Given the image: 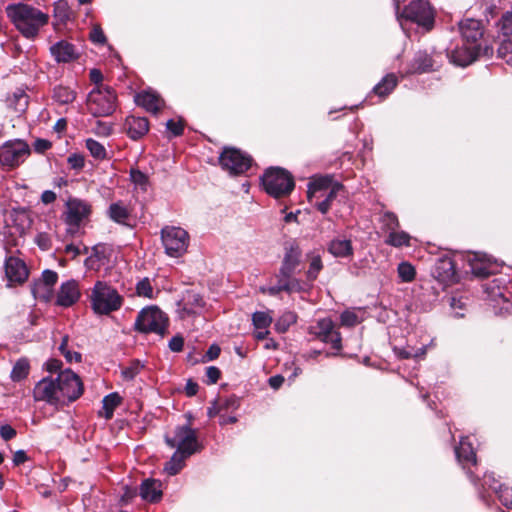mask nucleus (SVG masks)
Here are the masks:
<instances>
[{
    "instance_id": "nucleus-1",
    "label": "nucleus",
    "mask_w": 512,
    "mask_h": 512,
    "mask_svg": "<svg viewBox=\"0 0 512 512\" xmlns=\"http://www.w3.org/2000/svg\"><path fill=\"white\" fill-rule=\"evenodd\" d=\"M83 393L80 377L70 369L41 379L34 387V399L52 406H63L77 400Z\"/></svg>"
},
{
    "instance_id": "nucleus-2",
    "label": "nucleus",
    "mask_w": 512,
    "mask_h": 512,
    "mask_svg": "<svg viewBox=\"0 0 512 512\" xmlns=\"http://www.w3.org/2000/svg\"><path fill=\"white\" fill-rule=\"evenodd\" d=\"M6 12L17 30L28 39H34L49 20L48 14L24 3L8 5Z\"/></svg>"
},
{
    "instance_id": "nucleus-3",
    "label": "nucleus",
    "mask_w": 512,
    "mask_h": 512,
    "mask_svg": "<svg viewBox=\"0 0 512 512\" xmlns=\"http://www.w3.org/2000/svg\"><path fill=\"white\" fill-rule=\"evenodd\" d=\"M89 301L94 314L102 316L119 310L123 297L107 282L97 281L91 289Z\"/></svg>"
},
{
    "instance_id": "nucleus-4",
    "label": "nucleus",
    "mask_w": 512,
    "mask_h": 512,
    "mask_svg": "<svg viewBox=\"0 0 512 512\" xmlns=\"http://www.w3.org/2000/svg\"><path fill=\"white\" fill-rule=\"evenodd\" d=\"M261 182L267 194L274 198L288 196L295 187L293 176L280 167L267 169L261 177Z\"/></svg>"
},
{
    "instance_id": "nucleus-5",
    "label": "nucleus",
    "mask_w": 512,
    "mask_h": 512,
    "mask_svg": "<svg viewBox=\"0 0 512 512\" xmlns=\"http://www.w3.org/2000/svg\"><path fill=\"white\" fill-rule=\"evenodd\" d=\"M117 95L113 88L99 85L87 97V108L95 117L110 116L116 110Z\"/></svg>"
},
{
    "instance_id": "nucleus-6",
    "label": "nucleus",
    "mask_w": 512,
    "mask_h": 512,
    "mask_svg": "<svg viewBox=\"0 0 512 512\" xmlns=\"http://www.w3.org/2000/svg\"><path fill=\"white\" fill-rule=\"evenodd\" d=\"M91 212L92 207L89 202L70 197L65 203V211L62 215L63 221L67 225V233L76 234L80 227L88 221Z\"/></svg>"
},
{
    "instance_id": "nucleus-7",
    "label": "nucleus",
    "mask_w": 512,
    "mask_h": 512,
    "mask_svg": "<svg viewBox=\"0 0 512 512\" xmlns=\"http://www.w3.org/2000/svg\"><path fill=\"white\" fill-rule=\"evenodd\" d=\"M134 326L141 333L163 336L167 331L168 317L158 307H147L138 313Z\"/></svg>"
},
{
    "instance_id": "nucleus-8",
    "label": "nucleus",
    "mask_w": 512,
    "mask_h": 512,
    "mask_svg": "<svg viewBox=\"0 0 512 512\" xmlns=\"http://www.w3.org/2000/svg\"><path fill=\"white\" fill-rule=\"evenodd\" d=\"M161 240L165 253L173 258L183 256L188 249L190 236L178 226H165L161 229Z\"/></svg>"
},
{
    "instance_id": "nucleus-9",
    "label": "nucleus",
    "mask_w": 512,
    "mask_h": 512,
    "mask_svg": "<svg viewBox=\"0 0 512 512\" xmlns=\"http://www.w3.org/2000/svg\"><path fill=\"white\" fill-rule=\"evenodd\" d=\"M165 442L170 448H176V451L186 455H192L199 450L197 432L188 424L177 426L172 435L166 433Z\"/></svg>"
},
{
    "instance_id": "nucleus-10",
    "label": "nucleus",
    "mask_w": 512,
    "mask_h": 512,
    "mask_svg": "<svg viewBox=\"0 0 512 512\" xmlns=\"http://www.w3.org/2000/svg\"><path fill=\"white\" fill-rule=\"evenodd\" d=\"M30 154L29 145L20 139L9 140L0 146V164L8 169L15 168Z\"/></svg>"
},
{
    "instance_id": "nucleus-11",
    "label": "nucleus",
    "mask_w": 512,
    "mask_h": 512,
    "mask_svg": "<svg viewBox=\"0 0 512 512\" xmlns=\"http://www.w3.org/2000/svg\"><path fill=\"white\" fill-rule=\"evenodd\" d=\"M493 48L485 45H468L464 44L462 47L447 50V56L453 64L461 67L472 64L480 55H492Z\"/></svg>"
},
{
    "instance_id": "nucleus-12",
    "label": "nucleus",
    "mask_w": 512,
    "mask_h": 512,
    "mask_svg": "<svg viewBox=\"0 0 512 512\" xmlns=\"http://www.w3.org/2000/svg\"><path fill=\"white\" fill-rule=\"evenodd\" d=\"M402 17L426 29L434 24V12L427 1L414 0L404 7Z\"/></svg>"
},
{
    "instance_id": "nucleus-13",
    "label": "nucleus",
    "mask_w": 512,
    "mask_h": 512,
    "mask_svg": "<svg viewBox=\"0 0 512 512\" xmlns=\"http://www.w3.org/2000/svg\"><path fill=\"white\" fill-rule=\"evenodd\" d=\"M219 162L231 174H242L250 168L252 159L238 149L228 148L220 155Z\"/></svg>"
},
{
    "instance_id": "nucleus-14",
    "label": "nucleus",
    "mask_w": 512,
    "mask_h": 512,
    "mask_svg": "<svg viewBox=\"0 0 512 512\" xmlns=\"http://www.w3.org/2000/svg\"><path fill=\"white\" fill-rule=\"evenodd\" d=\"M337 181H334L333 176H315L312 177L307 187V199L311 205L317 207V202L322 200L327 194L328 189L332 188Z\"/></svg>"
},
{
    "instance_id": "nucleus-15",
    "label": "nucleus",
    "mask_w": 512,
    "mask_h": 512,
    "mask_svg": "<svg viewBox=\"0 0 512 512\" xmlns=\"http://www.w3.org/2000/svg\"><path fill=\"white\" fill-rule=\"evenodd\" d=\"M284 250V257L278 274L280 277L293 276L300 266L302 250L295 241L287 243Z\"/></svg>"
},
{
    "instance_id": "nucleus-16",
    "label": "nucleus",
    "mask_w": 512,
    "mask_h": 512,
    "mask_svg": "<svg viewBox=\"0 0 512 512\" xmlns=\"http://www.w3.org/2000/svg\"><path fill=\"white\" fill-rule=\"evenodd\" d=\"M179 315L182 319L200 315L205 308L202 296L195 291H186L179 303Z\"/></svg>"
},
{
    "instance_id": "nucleus-17",
    "label": "nucleus",
    "mask_w": 512,
    "mask_h": 512,
    "mask_svg": "<svg viewBox=\"0 0 512 512\" xmlns=\"http://www.w3.org/2000/svg\"><path fill=\"white\" fill-rule=\"evenodd\" d=\"M459 31L468 45H482L479 41L484 34V26L480 20L465 18L459 22Z\"/></svg>"
},
{
    "instance_id": "nucleus-18",
    "label": "nucleus",
    "mask_w": 512,
    "mask_h": 512,
    "mask_svg": "<svg viewBox=\"0 0 512 512\" xmlns=\"http://www.w3.org/2000/svg\"><path fill=\"white\" fill-rule=\"evenodd\" d=\"M81 297L78 281L74 279L63 282L56 295V305L64 308L73 306Z\"/></svg>"
},
{
    "instance_id": "nucleus-19",
    "label": "nucleus",
    "mask_w": 512,
    "mask_h": 512,
    "mask_svg": "<svg viewBox=\"0 0 512 512\" xmlns=\"http://www.w3.org/2000/svg\"><path fill=\"white\" fill-rule=\"evenodd\" d=\"M315 334L325 343H330L332 348L340 351L342 348L341 335L334 329V323L330 318L320 319L315 326Z\"/></svg>"
},
{
    "instance_id": "nucleus-20",
    "label": "nucleus",
    "mask_w": 512,
    "mask_h": 512,
    "mask_svg": "<svg viewBox=\"0 0 512 512\" xmlns=\"http://www.w3.org/2000/svg\"><path fill=\"white\" fill-rule=\"evenodd\" d=\"M433 275L439 282L446 285L455 283L457 281V274L452 258L443 256L437 259L433 269Z\"/></svg>"
},
{
    "instance_id": "nucleus-21",
    "label": "nucleus",
    "mask_w": 512,
    "mask_h": 512,
    "mask_svg": "<svg viewBox=\"0 0 512 512\" xmlns=\"http://www.w3.org/2000/svg\"><path fill=\"white\" fill-rule=\"evenodd\" d=\"M50 54L56 63H70L79 58L76 47L66 40H60L50 46Z\"/></svg>"
},
{
    "instance_id": "nucleus-22",
    "label": "nucleus",
    "mask_w": 512,
    "mask_h": 512,
    "mask_svg": "<svg viewBox=\"0 0 512 512\" xmlns=\"http://www.w3.org/2000/svg\"><path fill=\"white\" fill-rule=\"evenodd\" d=\"M113 249L110 245L99 243L92 248V254L87 258L86 264L92 269H100L111 262Z\"/></svg>"
},
{
    "instance_id": "nucleus-23",
    "label": "nucleus",
    "mask_w": 512,
    "mask_h": 512,
    "mask_svg": "<svg viewBox=\"0 0 512 512\" xmlns=\"http://www.w3.org/2000/svg\"><path fill=\"white\" fill-rule=\"evenodd\" d=\"M5 273L9 282L22 283L28 277V270L25 263L15 257L7 258L5 262Z\"/></svg>"
},
{
    "instance_id": "nucleus-24",
    "label": "nucleus",
    "mask_w": 512,
    "mask_h": 512,
    "mask_svg": "<svg viewBox=\"0 0 512 512\" xmlns=\"http://www.w3.org/2000/svg\"><path fill=\"white\" fill-rule=\"evenodd\" d=\"M484 483L494 490L503 506L512 508V488L499 484L492 473L484 475Z\"/></svg>"
},
{
    "instance_id": "nucleus-25",
    "label": "nucleus",
    "mask_w": 512,
    "mask_h": 512,
    "mask_svg": "<svg viewBox=\"0 0 512 512\" xmlns=\"http://www.w3.org/2000/svg\"><path fill=\"white\" fill-rule=\"evenodd\" d=\"M135 101L139 106L153 114L158 113L164 106L163 99H161L157 93L152 91H143L138 93Z\"/></svg>"
},
{
    "instance_id": "nucleus-26",
    "label": "nucleus",
    "mask_w": 512,
    "mask_h": 512,
    "mask_svg": "<svg viewBox=\"0 0 512 512\" xmlns=\"http://www.w3.org/2000/svg\"><path fill=\"white\" fill-rule=\"evenodd\" d=\"M125 126L132 140L142 138L149 131V121L145 117L129 116L126 118Z\"/></svg>"
},
{
    "instance_id": "nucleus-27",
    "label": "nucleus",
    "mask_w": 512,
    "mask_h": 512,
    "mask_svg": "<svg viewBox=\"0 0 512 512\" xmlns=\"http://www.w3.org/2000/svg\"><path fill=\"white\" fill-rule=\"evenodd\" d=\"M161 484L154 479H146L140 486V496L150 502L160 500L162 492L160 490Z\"/></svg>"
},
{
    "instance_id": "nucleus-28",
    "label": "nucleus",
    "mask_w": 512,
    "mask_h": 512,
    "mask_svg": "<svg viewBox=\"0 0 512 512\" xmlns=\"http://www.w3.org/2000/svg\"><path fill=\"white\" fill-rule=\"evenodd\" d=\"M502 278H494L483 284V289L487 297L492 301H498L505 298L506 287Z\"/></svg>"
},
{
    "instance_id": "nucleus-29",
    "label": "nucleus",
    "mask_w": 512,
    "mask_h": 512,
    "mask_svg": "<svg viewBox=\"0 0 512 512\" xmlns=\"http://www.w3.org/2000/svg\"><path fill=\"white\" fill-rule=\"evenodd\" d=\"M328 251L337 258H346L353 255L352 243L348 239H333L328 247Z\"/></svg>"
},
{
    "instance_id": "nucleus-30",
    "label": "nucleus",
    "mask_w": 512,
    "mask_h": 512,
    "mask_svg": "<svg viewBox=\"0 0 512 512\" xmlns=\"http://www.w3.org/2000/svg\"><path fill=\"white\" fill-rule=\"evenodd\" d=\"M108 216L118 224L129 226L130 210L121 202L112 203L109 206Z\"/></svg>"
},
{
    "instance_id": "nucleus-31",
    "label": "nucleus",
    "mask_w": 512,
    "mask_h": 512,
    "mask_svg": "<svg viewBox=\"0 0 512 512\" xmlns=\"http://www.w3.org/2000/svg\"><path fill=\"white\" fill-rule=\"evenodd\" d=\"M455 453L457 459L463 465L468 463L476 464V453L467 438L460 440L459 446L455 448Z\"/></svg>"
},
{
    "instance_id": "nucleus-32",
    "label": "nucleus",
    "mask_w": 512,
    "mask_h": 512,
    "mask_svg": "<svg viewBox=\"0 0 512 512\" xmlns=\"http://www.w3.org/2000/svg\"><path fill=\"white\" fill-rule=\"evenodd\" d=\"M76 92L68 86L56 85L52 90V99L60 105H68L75 101Z\"/></svg>"
},
{
    "instance_id": "nucleus-33",
    "label": "nucleus",
    "mask_w": 512,
    "mask_h": 512,
    "mask_svg": "<svg viewBox=\"0 0 512 512\" xmlns=\"http://www.w3.org/2000/svg\"><path fill=\"white\" fill-rule=\"evenodd\" d=\"M433 70V60L426 52H418L412 62L409 73H425Z\"/></svg>"
},
{
    "instance_id": "nucleus-34",
    "label": "nucleus",
    "mask_w": 512,
    "mask_h": 512,
    "mask_svg": "<svg viewBox=\"0 0 512 512\" xmlns=\"http://www.w3.org/2000/svg\"><path fill=\"white\" fill-rule=\"evenodd\" d=\"M398 79L395 74H387L383 79L373 88V92L379 97H385L390 94L397 86Z\"/></svg>"
},
{
    "instance_id": "nucleus-35",
    "label": "nucleus",
    "mask_w": 512,
    "mask_h": 512,
    "mask_svg": "<svg viewBox=\"0 0 512 512\" xmlns=\"http://www.w3.org/2000/svg\"><path fill=\"white\" fill-rule=\"evenodd\" d=\"M190 456L184 454V452L175 451L171 459L164 466L165 472L171 476L176 475L184 467L185 460Z\"/></svg>"
},
{
    "instance_id": "nucleus-36",
    "label": "nucleus",
    "mask_w": 512,
    "mask_h": 512,
    "mask_svg": "<svg viewBox=\"0 0 512 512\" xmlns=\"http://www.w3.org/2000/svg\"><path fill=\"white\" fill-rule=\"evenodd\" d=\"M307 259L309 260V267L306 276L309 281H314L323 269V262L320 254L315 251L307 253Z\"/></svg>"
},
{
    "instance_id": "nucleus-37",
    "label": "nucleus",
    "mask_w": 512,
    "mask_h": 512,
    "mask_svg": "<svg viewBox=\"0 0 512 512\" xmlns=\"http://www.w3.org/2000/svg\"><path fill=\"white\" fill-rule=\"evenodd\" d=\"M342 189L343 186L339 182H336L334 186L330 188V190L328 189V193L325 194L326 196L322 200L317 202L316 209L322 214H326L330 210L332 202Z\"/></svg>"
},
{
    "instance_id": "nucleus-38",
    "label": "nucleus",
    "mask_w": 512,
    "mask_h": 512,
    "mask_svg": "<svg viewBox=\"0 0 512 512\" xmlns=\"http://www.w3.org/2000/svg\"><path fill=\"white\" fill-rule=\"evenodd\" d=\"M30 371V365L27 359H19L13 366L11 371V379L15 382L25 379Z\"/></svg>"
},
{
    "instance_id": "nucleus-39",
    "label": "nucleus",
    "mask_w": 512,
    "mask_h": 512,
    "mask_svg": "<svg viewBox=\"0 0 512 512\" xmlns=\"http://www.w3.org/2000/svg\"><path fill=\"white\" fill-rule=\"evenodd\" d=\"M385 242L394 247L409 246L410 236L404 231L395 230L389 233Z\"/></svg>"
},
{
    "instance_id": "nucleus-40",
    "label": "nucleus",
    "mask_w": 512,
    "mask_h": 512,
    "mask_svg": "<svg viewBox=\"0 0 512 512\" xmlns=\"http://www.w3.org/2000/svg\"><path fill=\"white\" fill-rule=\"evenodd\" d=\"M121 403V397L117 393H110L102 400L105 418L110 419L113 416L115 408Z\"/></svg>"
},
{
    "instance_id": "nucleus-41",
    "label": "nucleus",
    "mask_w": 512,
    "mask_h": 512,
    "mask_svg": "<svg viewBox=\"0 0 512 512\" xmlns=\"http://www.w3.org/2000/svg\"><path fill=\"white\" fill-rule=\"evenodd\" d=\"M86 148L90 152L91 156L96 160H104L107 158V151L103 144L100 142L89 138L86 140Z\"/></svg>"
},
{
    "instance_id": "nucleus-42",
    "label": "nucleus",
    "mask_w": 512,
    "mask_h": 512,
    "mask_svg": "<svg viewBox=\"0 0 512 512\" xmlns=\"http://www.w3.org/2000/svg\"><path fill=\"white\" fill-rule=\"evenodd\" d=\"M397 272L402 282L409 283L415 279V268L409 262H401L398 265Z\"/></svg>"
},
{
    "instance_id": "nucleus-43",
    "label": "nucleus",
    "mask_w": 512,
    "mask_h": 512,
    "mask_svg": "<svg viewBox=\"0 0 512 512\" xmlns=\"http://www.w3.org/2000/svg\"><path fill=\"white\" fill-rule=\"evenodd\" d=\"M54 17L60 24H65L70 18V9L67 2L61 0L54 5Z\"/></svg>"
},
{
    "instance_id": "nucleus-44",
    "label": "nucleus",
    "mask_w": 512,
    "mask_h": 512,
    "mask_svg": "<svg viewBox=\"0 0 512 512\" xmlns=\"http://www.w3.org/2000/svg\"><path fill=\"white\" fill-rule=\"evenodd\" d=\"M297 320V316L293 312H285L282 316L277 320L275 326L278 332H286L288 328L294 324Z\"/></svg>"
},
{
    "instance_id": "nucleus-45",
    "label": "nucleus",
    "mask_w": 512,
    "mask_h": 512,
    "mask_svg": "<svg viewBox=\"0 0 512 512\" xmlns=\"http://www.w3.org/2000/svg\"><path fill=\"white\" fill-rule=\"evenodd\" d=\"M255 329H267L272 323V317L267 312L257 311L252 315Z\"/></svg>"
},
{
    "instance_id": "nucleus-46",
    "label": "nucleus",
    "mask_w": 512,
    "mask_h": 512,
    "mask_svg": "<svg viewBox=\"0 0 512 512\" xmlns=\"http://www.w3.org/2000/svg\"><path fill=\"white\" fill-rule=\"evenodd\" d=\"M380 222L382 224V228L387 232L395 231L399 227V221L397 216L392 212H385L381 218Z\"/></svg>"
},
{
    "instance_id": "nucleus-47",
    "label": "nucleus",
    "mask_w": 512,
    "mask_h": 512,
    "mask_svg": "<svg viewBox=\"0 0 512 512\" xmlns=\"http://www.w3.org/2000/svg\"><path fill=\"white\" fill-rule=\"evenodd\" d=\"M130 179L132 183L143 191H146L149 184V179L146 174L137 169H131Z\"/></svg>"
},
{
    "instance_id": "nucleus-48",
    "label": "nucleus",
    "mask_w": 512,
    "mask_h": 512,
    "mask_svg": "<svg viewBox=\"0 0 512 512\" xmlns=\"http://www.w3.org/2000/svg\"><path fill=\"white\" fill-rule=\"evenodd\" d=\"M397 355L403 359L422 358L426 354V346H422L416 350L411 348H402L395 350Z\"/></svg>"
},
{
    "instance_id": "nucleus-49",
    "label": "nucleus",
    "mask_w": 512,
    "mask_h": 512,
    "mask_svg": "<svg viewBox=\"0 0 512 512\" xmlns=\"http://www.w3.org/2000/svg\"><path fill=\"white\" fill-rule=\"evenodd\" d=\"M498 56L507 64L512 65V40H504L498 47Z\"/></svg>"
},
{
    "instance_id": "nucleus-50",
    "label": "nucleus",
    "mask_w": 512,
    "mask_h": 512,
    "mask_svg": "<svg viewBox=\"0 0 512 512\" xmlns=\"http://www.w3.org/2000/svg\"><path fill=\"white\" fill-rule=\"evenodd\" d=\"M499 31L504 36L512 35V12H506L498 22Z\"/></svg>"
},
{
    "instance_id": "nucleus-51",
    "label": "nucleus",
    "mask_w": 512,
    "mask_h": 512,
    "mask_svg": "<svg viewBox=\"0 0 512 512\" xmlns=\"http://www.w3.org/2000/svg\"><path fill=\"white\" fill-rule=\"evenodd\" d=\"M136 292L139 296L146 298H153V287L151 281L148 278L140 280L136 285Z\"/></svg>"
},
{
    "instance_id": "nucleus-52",
    "label": "nucleus",
    "mask_w": 512,
    "mask_h": 512,
    "mask_svg": "<svg viewBox=\"0 0 512 512\" xmlns=\"http://www.w3.org/2000/svg\"><path fill=\"white\" fill-rule=\"evenodd\" d=\"M143 365L138 360H134L131 364L122 370V376L126 380H133L142 370Z\"/></svg>"
},
{
    "instance_id": "nucleus-53",
    "label": "nucleus",
    "mask_w": 512,
    "mask_h": 512,
    "mask_svg": "<svg viewBox=\"0 0 512 512\" xmlns=\"http://www.w3.org/2000/svg\"><path fill=\"white\" fill-rule=\"evenodd\" d=\"M284 281L285 292L293 293L302 291V284L300 280L294 278L293 276L281 277Z\"/></svg>"
},
{
    "instance_id": "nucleus-54",
    "label": "nucleus",
    "mask_w": 512,
    "mask_h": 512,
    "mask_svg": "<svg viewBox=\"0 0 512 512\" xmlns=\"http://www.w3.org/2000/svg\"><path fill=\"white\" fill-rule=\"evenodd\" d=\"M340 321L343 326L347 327L355 326L359 322L356 313L350 310H346L340 315Z\"/></svg>"
},
{
    "instance_id": "nucleus-55",
    "label": "nucleus",
    "mask_w": 512,
    "mask_h": 512,
    "mask_svg": "<svg viewBox=\"0 0 512 512\" xmlns=\"http://www.w3.org/2000/svg\"><path fill=\"white\" fill-rule=\"evenodd\" d=\"M67 161L70 167L75 170L82 169L85 164L84 156L78 153H73L69 155Z\"/></svg>"
},
{
    "instance_id": "nucleus-56",
    "label": "nucleus",
    "mask_w": 512,
    "mask_h": 512,
    "mask_svg": "<svg viewBox=\"0 0 512 512\" xmlns=\"http://www.w3.org/2000/svg\"><path fill=\"white\" fill-rule=\"evenodd\" d=\"M35 242L41 250L47 251L51 248V238L49 234L45 232L38 233L35 238Z\"/></svg>"
},
{
    "instance_id": "nucleus-57",
    "label": "nucleus",
    "mask_w": 512,
    "mask_h": 512,
    "mask_svg": "<svg viewBox=\"0 0 512 512\" xmlns=\"http://www.w3.org/2000/svg\"><path fill=\"white\" fill-rule=\"evenodd\" d=\"M166 128L174 137L182 135L184 131L183 123L181 121H174L173 119L167 121Z\"/></svg>"
},
{
    "instance_id": "nucleus-58",
    "label": "nucleus",
    "mask_w": 512,
    "mask_h": 512,
    "mask_svg": "<svg viewBox=\"0 0 512 512\" xmlns=\"http://www.w3.org/2000/svg\"><path fill=\"white\" fill-rule=\"evenodd\" d=\"M52 147V142L43 139V138H37L33 143V149L35 152L42 154L45 151L49 150Z\"/></svg>"
},
{
    "instance_id": "nucleus-59",
    "label": "nucleus",
    "mask_w": 512,
    "mask_h": 512,
    "mask_svg": "<svg viewBox=\"0 0 512 512\" xmlns=\"http://www.w3.org/2000/svg\"><path fill=\"white\" fill-rule=\"evenodd\" d=\"M90 39L94 43L104 44L106 42V37L100 26L95 25L90 32Z\"/></svg>"
},
{
    "instance_id": "nucleus-60",
    "label": "nucleus",
    "mask_w": 512,
    "mask_h": 512,
    "mask_svg": "<svg viewBox=\"0 0 512 512\" xmlns=\"http://www.w3.org/2000/svg\"><path fill=\"white\" fill-rule=\"evenodd\" d=\"M207 383L215 384L220 379L221 371L215 366H209L206 369Z\"/></svg>"
},
{
    "instance_id": "nucleus-61",
    "label": "nucleus",
    "mask_w": 512,
    "mask_h": 512,
    "mask_svg": "<svg viewBox=\"0 0 512 512\" xmlns=\"http://www.w3.org/2000/svg\"><path fill=\"white\" fill-rule=\"evenodd\" d=\"M58 280V274L53 270H45L42 273V281L45 285L51 287Z\"/></svg>"
},
{
    "instance_id": "nucleus-62",
    "label": "nucleus",
    "mask_w": 512,
    "mask_h": 512,
    "mask_svg": "<svg viewBox=\"0 0 512 512\" xmlns=\"http://www.w3.org/2000/svg\"><path fill=\"white\" fill-rule=\"evenodd\" d=\"M472 273L477 277H487L490 274L488 267L485 264L472 263L471 264Z\"/></svg>"
},
{
    "instance_id": "nucleus-63",
    "label": "nucleus",
    "mask_w": 512,
    "mask_h": 512,
    "mask_svg": "<svg viewBox=\"0 0 512 512\" xmlns=\"http://www.w3.org/2000/svg\"><path fill=\"white\" fill-rule=\"evenodd\" d=\"M0 436L3 440L8 441L16 436V430L9 424L0 427Z\"/></svg>"
},
{
    "instance_id": "nucleus-64",
    "label": "nucleus",
    "mask_w": 512,
    "mask_h": 512,
    "mask_svg": "<svg viewBox=\"0 0 512 512\" xmlns=\"http://www.w3.org/2000/svg\"><path fill=\"white\" fill-rule=\"evenodd\" d=\"M94 131L97 135L108 136L112 132V126L109 123L97 121Z\"/></svg>"
}]
</instances>
